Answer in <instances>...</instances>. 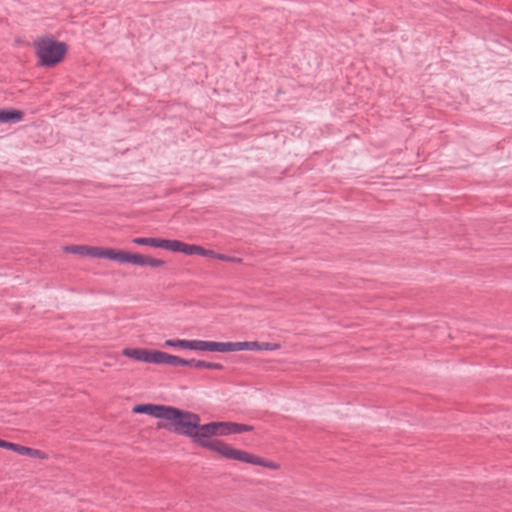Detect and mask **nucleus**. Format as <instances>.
<instances>
[{
  "label": "nucleus",
  "instance_id": "obj_1",
  "mask_svg": "<svg viewBox=\"0 0 512 512\" xmlns=\"http://www.w3.org/2000/svg\"><path fill=\"white\" fill-rule=\"evenodd\" d=\"M164 420L167 422H158V429H165L177 435L190 438L193 443H198V430L201 418L198 414L169 406Z\"/></svg>",
  "mask_w": 512,
  "mask_h": 512
},
{
  "label": "nucleus",
  "instance_id": "obj_2",
  "mask_svg": "<svg viewBox=\"0 0 512 512\" xmlns=\"http://www.w3.org/2000/svg\"><path fill=\"white\" fill-rule=\"evenodd\" d=\"M222 430H224V422H210L206 424L199 422L197 445L216 452L227 459H233L239 449L233 448L222 440L211 439L213 436H223Z\"/></svg>",
  "mask_w": 512,
  "mask_h": 512
},
{
  "label": "nucleus",
  "instance_id": "obj_3",
  "mask_svg": "<svg viewBox=\"0 0 512 512\" xmlns=\"http://www.w3.org/2000/svg\"><path fill=\"white\" fill-rule=\"evenodd\" d=\"M35 54L39 65L53 67L61 62L67 52V45L64 42L52 38H41L34 42Z\"/></svg>",
  "mask_w": 512,
  "mask_h": 512
},
{
  "label": "nucleus",
  "instance_id": "obj_4",
  "mask_svg": "<svg viewBox=\"0 0 512 512\" xmlns=\"http://www.w3.org/2000/svg\"><path fill=\"white\" fill-rule=\"evenodd\" d=\"M233 460H238V461L253 464V465L263 466V467H266V468H269L272 470H277L280 467L279 464L276 462L261 458L259 456L253 455V454L248 453L243 450H238V452L234 456Z\"/></svg>",
  "mask_w": 512,
  "mask_h": 512
},
{
  "label": "nucleus",
  "instance_id": "obj_5",
  "mask_svg": "<svg viewBox=\"0 0 512 512\" xmlns=\"http://www.w3.org/2000/svg\"><path fill=\"white\" fill-rule=\"evenodd\" d=\"M167 405L162 404H138L132 409L133 413L146 414L157 419H164L168 410Z\"/></svg>",
  "mask_w": 512,
  "mask_h": 512
},
{
  "label": "nucleus",
  "instance_id": "obj_6",
  "mask_svg": "<svg viewBox=\"0 0 512 512\" xmlns=\"http://www.w3.org/2000/svg\"><path fill=\"white\" fill-rule=\"evenodd\" d=\"M198 249L199 245L187 244L179 240L168 239L166 250L183 253L185 255H198Z\"/></svg>",
  "mask_w": 512,
  "mask_h": 512
},
{
  "label": "nucleus",
  "instance_id": "obj_7",
  "mask_svg": "<svg viewBox=\"0 0 512 512\" xmlns=\"http://www.w3.org/2000/svg\"><path fill=\"white\" fill-rule=\"evenodd\" d=\"M227 342H214L204 340H194V350L210 352H226Z\"/></svg>",
  "mask_w": 512,
  "mask_h": 512
},
{
  "label": "nucleus",
  "instance_id": "obj_8",
  "mask_svg": "<svg viewBox=\"0 0 512 512\" xmlns=\"http://www.w3.org/2000/svg\"><path fill=\"white\" fill-rule=\"evenodd\" d=\"M157 364L158 365H169V366H185L186 359L180 358L178 356L169 354L167 352L158 351L157 356Z\"/></svg>",
  "mask_w": 512,
  "mask_h": 512
},
{
  "label": "nucleus",
  "instance_id": "obj_9",
  "mask_svg": "<svg viewBox=\"0 0 512 512\" xmlns=\"http://www.w3.org/2000/svg\"><path fill=\"white\" fill-rule=\"evenodd\" d=\"M253 426L236 422H224L223 436L253 431Z\"/></svg>",
  "mask_w": 512,
  "mask_h": 512
},
{
  "label": "nucleus",
  "instance_id": "obj_10",
  "mask_svg": "<svg viewBox=\"0 0 512 512\" xmlns=\"http://www.w3.org/2000/svg\"><path fill=\"white\" fill-rule=\"evenodd\" d=\"M131 264L138 266L160 267L165 265V261L161 259L152 258L149 256H143L138 253H133Z\"/></svg>",
  "mask_w": 512,
  "mask_h": 512
},
{
  "label": "nucleus",
  "instance_id": "obj_11",
  "mask_svg": "<svg viewBox=\"0 0 512 512\" xmlns=\"http://www.w3.org/2000/svg\"><path fill=\"white\" fill-rule=\"evenodd\" d=\"M168 239L162 238H146V237H137L132 239V243L141 246H150L153 248L167 249Z\"/></svg>",
  "mask_w": 512,
  "mask_h": 512
},
{
  "label": "nucleus",
  "instance_id": "obj_12",
  "mask_svg": "<svg viewBox=\"0 0 512 512\" xmlns=\"http://www.w3.org/2000/svg\"><path fill=\"white\" fill-rule=\"evenodd\" d=\"M24 113L21 110L10 108L0 109V123H16L23 119Z\"/></svg>",
  "mask_w": 512,
  "mask_h": 512
},
{
  "label": "nucleus",
  "instance_id": "obj_13",
  "mask_svg": "<svg viewBox=\"0 0 512 512\" xmlns=\"http://www.w3.org/2000/svg\"><path fill=\"white\" fill-rule=\"evenodd\" d=\"M258 347V341L227 342L226 352H235L242 350L257 351Z\"/></svg>",
  "mask_w": 512,
  "mask_h": 512
},
{
  "label": "nucleus",
  "instance_id": "obj_14",
  "mask_svg": "<svg viewBox=\"0 0 512 512\" xmlns=\"http://www.w3.org/2000/svg\"><path fill=\"white\" fill-rule=\"evenodd\" d=\"M132 257L133 253L123 251V250H116L109 248L107 259L117 261L120 263H132Z\"/></svg>",
  "mask_w": 512,
  "mask_h": 512
},
{
  "label": "nucleus",
  "instance_id": "obj_15",
  "mask_svg": "<svg viewBox=\"0 0 512 512\" xmlns=\"http://www.w3.org/2000/svg\"><path fill=\"white\" fill-rule=\"evenodd\" d=\"M14 452L19 455H27L32 458H38V459H46L47 455L45 452L39 449H34L30 447H26L20 444L15 445Z\"/></svg>",
  "mask_w": 512,
  "mask_h": 512
},
{
  "label": "nucleus",
  "instance_id": "obj_16",
  "mask_svg": "<svg viewBox=\"0 0 512 512\" xmlns=\"http://www.w3.org/2000/svg\"><path fill=\"white\" fill-rule=\"evenodd\" d=\"M185 366L195 367V368H205L212 370H223L224 366L221 363L216 362H207L204 360H196V359H186Z\"/></svg>",
  "mask_w": 512,
  "mask_h": 512
},
{
  "label": "nucleus",
  "instance_id": "obj_17",
  "mask_svg": "<svg viewBox=\"0 0 512 512\" xmlns=\"http://www.w3.org/2000/svg\"><path fill=\"white\" fill-rule=\"evenodd\" d=\"M166 347L194 350V340L169 339L165 341Z\"/></svg>",
  "mask_w": 512,
  "mask_h": 512
},
{
  "label": "nucleus",
  "instance_id": "obj_18",
  "mask_svg": "<svg viewBox=\"0 0 512 512\" xmlns=\"http://www.w3.org/2000/svg\"><path fill=\"white\" fill-rule=\"evenodd\" d=\"M108 251H109V248H102V247L86 245L85 256L107 259Z\"/></svg>",
  "mask_w": 512,
  "mask_h": 512
},
{
  "label": "nucleus",
  "instance_id": "obj_19",
  "mask_svg": "<svg viewBox=\"0 0 512 512\" xmlns=\"http://www.w3.org/2000/svg\"><path fill=\"white\" fill-rule=\"evenodd\" d=\"M158 351L144 348L140 362L157 364Z\"/></svg>",
  "mask_w": 512,
  "mask_h": 512
},
{
  "label": "nucleus",
  "instance_id": "obj_20",
  "mask_svg": "<svg viewBox=\"0 0 512 512\" xmlns=\"http://www.w3.org/2000/svg\"><path fill=\"white\" fill-rule=\"evenodd\" d=\"M143 349L144 348H125L122 351V355L136 361H141Z\"/></svg>",
  "mask_w": 512,
  "mask_h": 512
},
{
  "label": "nucleus",
  "instance_id": "obj_21",
  "mask_svg": "<svg viewBox=\"0 0 512 512\" xmlns=\"http://www.w3.org/2000/svg\"><path fill=\"white\" fill-rule=\"evenodd\" d=\"M64 250L68 253L85 256L86 245H70L66 246Z\"/></svg>",
  "mask_w": 512,
  "mask_h": 512
},
{
  "label": "nucleus",
  "instance_id": "obj_22",
  "mask_svg": "<svg viewBox=\"0 0 512 512\" xmlns=\"http://www.w3.org/2000/svg\"><path fill=\"white\" fill-rule=\"evenodd\" d=\"M281 348V344L279 343H271V342H259V347L257 348V351L260 350H268V351H274Z\"/></svg>",
  "mask_w": 512,
  "mask_h": 512
},
{
  "label": "nucleus",
  "instance_id": "obj_23",
  "mask_svg": "<svg viewBox=\"0 0 512 512\" xmlns=\"http://www.w3.org/2000/svg\"><path fill=\"white\" fill-rule=\"evenodd\" d=\"M198 255L203 256V257L218 259V257L220 256V253H217L210 249H205L204 247L199 245Z\"/></svg>",
  "mask_w": 512,
  "mask_h": 512
},
{
  "label": "nucleus",
  "instance_id": "obj_24",
  "mask_svg": "<svg viewBox=\"0 0 512 512\" xmlns=\"http://www.w3.org/2000/svg\"><path fill=\"white\" fill-rule=\"evenodd\" d=\"M218 260L224 261V262H231V263H241L243 261L242 258L229 256V255H225V254H220V256L218 257Z\"/></svg>",
  "mask_w": 512,
  "mask_h": 512
},
{
  "label": "nucleus",
  "instance_id": "obj_25",
  "mask_svg": "<svg viewBox=\"0 0 512 512\" xmlns=\"http://www.w3.org/2000/svg\"><path fill=\"white\" fill-rule=\"evenodd\" d=\"M16 443L8 442L6 440L0 439V448L11 450L14 452Z\"/></svg>",
  "mask_w": 512,
  "mask_h": 512
}]
</instances>
